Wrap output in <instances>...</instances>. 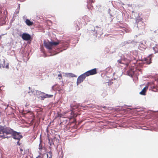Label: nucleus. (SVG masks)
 <instances>
[{"label": "nucleus", "mask_w": 158, "mask_h": 158, "mask_svg": "<svg viewBox=\"0 0 158 158\" xmlns=\"http://www.w3.org/2000/svg\"><path fill=\"white\" fill-rule=\"evenodd\" d=\"M127 73L129 76L132 77L134 74L133 70L132 69H130L127 71Z\"/></svg>", "instance_id": "obj_13"}, {"label": "nucleus", "mask_w": 158, "mask_h": 158, "mask_svg": "<svg viewBox=\"0 0 158 158\" xmlns=\"http://www.w3.org/2000/svg\"><path fill=\"white\" fill-rule=\"evenodd\" d=\"M58 78L60 80L62 78V75L61 74H58Z\"/></svg>", "instance_id": "obj_19"}, {"label": "nucleus", "mask_w": 158, "mask_h": 158, "mask_svg": "<svg viewBox=\"0 0 158 158\" xmlns=\"http://www.w3.org/2000/svg\"><path fill=\"white\" fill-rule=\"evenodd\" d=\"M153 50L155 51V53L158 52V51H157V48L156 47H154L153 48Z\"/></svg>", "instance_id": "obj_22"}, {"label": "nucleus", "mask_w": 158, "mask_h": 158, "mask_svg": "<svg viewBox=\"0 0 158 158\" xmlns=\"http://www.w3.org/2000/svg\"><path fill=\"white\" fill-rule=\"evenodd\" d=\"M42 141L41 140H40V143L39 144V154H43V153H44L43 152V150H45V148L44 147H43L42 144L41 143Z\"/></svg>", "instance_id": "obj_9"}, {"label": "nucleus", "mask_w": 158, "mask_h": 158, "mask_svg": "<svg viewBox=\"0 0 158 158\" xmlns=\"http://www.w3.org/2000/svg\"><path fill=\"white\" fill-rule=\"evenodd\" d=\"M63 87L60 86V85H58L56 84L52 87V89L54 90H57L58 91H60L62 90Z\"/></svg>", "instance_id": "obj_10"}, {"label": "nucleus", "mask_w": 158, "mask_h": 158, "mask_svg": "<svg viewBox=\"0 0 158 158\" xmlns=\"http://www.w3.org/2000/svg\"><path fill=\"white\" fill-rule=\"evenodd\" d=\"M21 37L23 40L26 41L29 40L31 39V36L29 34L24 33L22 34Z\"/></svg>", "instance_id": "obj_8"}, {"label": "nucleus", "mask_w": 158, "mask_h": 158, "mask_svg": "<svg viewBox=\"0 0 158 158\" xmlns=\"http://www.w3.org/2000/svg\"><path fill=\"white\" fill-rule=\"evenodd\" d=\"M66 75L67 77H77L74 74H73L72 73H66Z\"/></svg>", "instance_id": "obj_14"}, {"label": "nucleus", "mask_w": 158, "mask_h": 158, "mask_svg": "<svg viewBox=\"0 0 158 158\" xmlns=\"http://www.w3.org/2000/svg\"><path fill=\"white\" fill-rule=\"evenodd\" d=\"M48 153L50 155V156H52V153L50 151L48 152Z\"/></svg>", "instance_id": "obj_24"}, {"label": "nucleus", "mask_w": 158, "mask_h": 158, "mask_svg": "<svg viewBox=\"0 0 158 158\" xmlns=\"http://www.w3.org/2000/svg\"><path fill=\"white\" fill-rule=\"evenodd\" d=\"M85 73L87 77L89 76L90 75H95L97 73V70L96 69L94 68L89 70Z\"/></svg>", "instance_id": "obj_4"}, {"label": "nucleus", "mask_w": 158, "mask_h": 158, "mask_svg": "<svg viewBox=\"0 0 158 158\" xmlns=\"http://www.w3.org/2000/svg\"><path fill=\"white\" fill-rule=\"evenodd\" d=\"M19 0L20 2H23V1H24L25 0Z\"/></svg>", "instance_id": "obj_26"}, {"label": "nucleus", "mask_w": 158, "mask_h": 158, "mask_svg": "<svg viewBox=\"0 0 158 158\" xmlns=\"http://www.w3.org/2000/svg\"><path fill=\"white\" fill-rule=\"evenodd\" d=\"M147 63L150 64L151 62V58L150 57H148L145 60Z\"/></svg>", "instance_id": "obj_15"}, {"label": "nucleus", "mask_w": 158, "mask_h": 158, "mask_svg": "<svg viewBox=\"0 0 158 158\" xmlns=\"http://www.w3.org/2000/svg\"><path fill=\"white\" fill-rule=\"evenodd\" d=\"M5 60L4 59H3L1 61L0 64V68H6L7 69H9V64L8 63L6 64Z\"/></svg>", "instance_id": "obj_7"}, {"label": "nucleus", "mask_w": 158, "mask_h": 158, "mask_svg": "<svg viewBox=\"0 0 158 158\" xmlns=\"http://www.w3.org/2000/svg\"><path fill=\"white\" fill-rule=\"evenodd\" d=\"M14 131L13 130L8 128H4L3 127V132L2 137L3 138H8L10 137V136H8V135H12Z\"/></svg>", "instance_id": "obj_1"}, {"label": "nucleus", "mask_w": 158, "mask_h": 158, "mask_svg": "<svg viewBox=\"0 0 158 158\" xmlns=\"http://www.w3.org/2000/svg\"><path fill=\"white\" fill-rule=\"evenodd\" d=\"M86 75L85 74V73L79 76L77 78V84H79L82 82L85 79V78L86 77Z\"/></svg>", "instance_id": "obj_5"}, {"label": "nucleus", "mask_w": 158, "mask_h": 158, "mask_svg": "<svg viewBox=\"0 0 158 158\" xmlns=\"http://www.w3.org/2000/svg\"><path fill=\"white\" fill-rule=\"evenodd\" d=\"M29 90L31 88L30 87H29ZM34 92V90H30L28 92V93L29 94V95H31L32 94H33V93Z\"/></svg>", "instance_id": "obj_17"}, {"label": "nucleus", "mask_w": 158, "mask_h": 158, "mask_svg": "<svg viewBox=\"0 0 158 158\" xmlns=\"http://www.w3.org/2000/svg\"><path fill=\"white\" fill-rule=\"evenodd\" d=\"M36 95L38 98L41 100H44L45 98V93L39 91L37 90L36 91Z\"/></svg>", "instance_id": "obj_3"}, {"label": "nucleus", "mask_w": 158, "mask_h": 158, "mask_svg": "<svg viewBox=\"0 0 158 158\" xmlns=\"http://www.w3.org/2000/svg\"><path fill=\"white\" fill-rule=\"evenodd\" d=\"M47 156L48 157V155H47ZM48 158H52V156H50Z\"/></svg>", "instance_id": "obj_27"}, {"label": "nucleus", "mask_w": 158, "mask_h": 158, "mask_svg": "<svg viewBox=\"0 0 158 158\" xmlns=\"http://www.w3.org/2000/svg\"><path fill=\"white\" fill-rule=\"evenodd\" d=\"M59 43L58 42H49L44 41V46L48 49H52V46L53 45L56 46L59 44Z\"/></svg>", "instance_id": "obj_2"}, {"label": "nucleus", "mask_w": 158, "mask_h": 158, "mask_svg": "<svg viewBox=\"0 0 158 158\" xmlns=\"http://www.w3.org/2000/svg\"><path fill=\"white\" fill-rule=\"evenodd\" d=\"M77 30H78L80 29V28H79V27L77 25Z\"/></svg>", "instance_id": "obj_25"}, {"label": "nucleus", "mask_w": 158, "mask_h": 158, "mask_svg": "<svg viewBox=\"0 0 158 158\" xmlns=\"http://www.w3.org/2000/svg\"><path fill=\"white\" fill-rule=\"evenodd\" d=\"M3 132V127L0 126V136L2 137Z\"/></svg>", "instance_id": "obj_16"}, {"label": "nucleus", "mask_w": 158, "mask_h": 158, "mask_svg": "<svg viewBox=\"0 0 158 158\" xmlns=\"http://www.w3.org/2000/svg\"><path fill=\"white\" fill-rule=\"evenodd\" d=\"M148 87L147 86H146L142 90L141 92H140L139 94L142 95H145L146 94V92L148 89Z\"/></svg>", "instance_id": "obj_11"}, {"label": "nucleus", "mask_w": 158, "mask_h": 158, "mask_svg": "<svg viewBox=\"0 0 158 158\" xmlns=\"http://www.w3.org/2000/svg\"><path fill=\"white\" fill-rule=\"evenodd\" d=\"M20 151L22 152L23 151V149H20Z\"/></svg>", "instance_id": "obj_28"}, {"label": "nucleus", "mask_w": 158, "mask_h": 158, "mask_svg": "<svg viewBox=\"0 0 158 158\" xmlns=\"http://www.w3.org/2000/svg\"><path fill=\"white\" fill-rule=\"evenodd\" d=\"M87 7H88V8L89 10H92L93 8V6H89V5H87Z\"/></svg>", "instance_id": "obj_21"}, {"label": "nucleus", "mask_w": 158, "mask_h": 158, "mask_svg": "<svg viewBox=\"0 0 158 158\" xmlns=\"http://www.w3.org/2000/svg\"><path fill=\"white\" fill-rule=\"evenodd\" d=\"M118 62L119 63V64H123V63L122 62V60H118Z\"/></svg>", "instance_id": "obj_23"}, {"label": "nucleus", "mask_w": 158, "mask_h": 158, "mask_svg": "<svg viewBox=\"0 0 158 158\" xmlns=\"http://www.w3.org/2000/svg\"><path fill=\"white\" fill-rule=\"evenodd\" d=\"M43 154H39V155L37 156L36 157V158H43Z\"/></svg>", "instance_id": "obj_20"}, {"label": "nucleus", "mask_w": 158, "mask_h": 158, "mask_svg": "<svg viewBox=\"0 0 158 158\" xmlns=\"http://www.w3.org/2000/svg\"><path fill=\"white\" fill-rule=\"evenodd\" d=\"M45 98H50L52 97L53 96V95H51V94H46L45 93Z\"/></svg>", "instance_id": "obj_18"}, {"label": "nucleus", "mask_w": 158, "mask_h": 158, "mask_svg": "<svg viewBox=\"0 0 158 158\" xmlns=\"http://www.w3.org/2000/svg\"><path fill=\"white\" fill-rule=\"evenodd\" d=\"M25 23L26 24L29 26H31L34 24L33 22L31 21L29 19H26L25 21Z\"/></svg>", "instance_id": "obj_12"}, {"label": "nucleus", "mask_w": 158, "mask_h": 158, "mask_svg": "<svg viewBox=\"0 0 158 158\" xmlns=\"http://www.w3.org/2000/svg\"><path fill=\"white\" fill-rule=\"evenodd\" d=\"M12 135L13 138L15 139L19 140L20 139L22 138V136L20 135L19 133L14 131Z\"/></svg>", "instance_id": "obj_6"}]
</instances>
